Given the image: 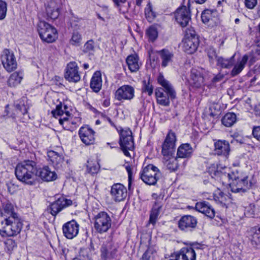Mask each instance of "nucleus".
<instances>
[{
  "mask_svg": "<svg viewBox=\"0 0 260 260\" xmlns=\"http://www.w3.org/2000/svg\"><path fill=\"white\" fill-rule=\"evenodd\" d=\"M210 175L213 178L223 183L227 179L232 180L230 183L231 190L235 193H244L247 191L251 186V183L248 182V176L236 177L234 173L230 174L226 172L219 170L210 171Z\"/></svg>",
  "mask_w": 260,
  "mask_h": 260,
  "instance_id": "1",
  "label": "nucleus"
},
{
  "mask_svg": "<svg viewBox=\"0 0 260 260\" xmlns=\"http://www.w3.org/2000/svg\"><path fill=\"white\" fill-rule=\"evenodd\" d=\"M38 169L36 162L25 160L16 167L15 174L17 179L28 185H34L36 183Z\"/></svg>",
  "mask_w": 260,
  "mask_h": 260,
  "instance_id": "2",
  "label": "nucleus"
},
{
  "mask_svg": "<svg viewBox=\"0 0 260 260\" xmlns=\"http://www.w3.org/2000/svg\"><path fill=\"white\" fill-rule=\"evenodd\" d=\"M23 224L20 217L11 219L0 218V234L3 237H14L19 234Z\"/></svg>",
  "mask_w": 260,
  "mask_h": 260,
  "instance_id": "3",
  "label": "nucleus"
},
{
  "mask_svg": "<svg viewBox=\"0 0 260 260\" xmlns=\"http://www.w3.org/2000/svg\"><path fill=\"white\" fill-rule=\"evenodd\" d=\"M37 29L39 36L43 42L51 43L57 38L56 29L45 21H40L38 24Z\"/></svg>",
  "mask_w": 260,
  "mask_h": 260,
  "instance_id": "4",
  "label": "nucleus"
},
{
  "mask_svg": "<svg viewBox=\"0 0 260 260\" xmlns=\"http://www.w3.org/2000/svg\"><path fill=\"white\" fill-rule=\"evenodd\" d=\"M140 178L146 184L155 185L161 176L159 169L152 164L144 167L140 173Z\"/></svg>",
  "mask_w": 260,
  "mask_h": 260,
  "instance_id": "5",
  "label": "nucleus"
},
{
  "mask_svg": "<svg viewBox=\"0 0 260 260\" xmlns=\"http://www.w3.org/2000/svg\"><path fill=\"white\" fill-rule=\"evenodd\" d=\"M120 135L119 145L124 155L130 156L129 150L134 149V139L129 128L121 129L119 131Z\"/></svg>",
  "mask_w": 260,
  "mask_h": 260,
  "instance_id": "6",
  "label": "nucleus"
},
{
  "mask_svg": "<svg viewBox=\"0 0 260 260\" xmlns=\"http://www.w3.org/2000/svg\"><path fill=\"white\" fill-rule=\"evenodd\" d=\"M94 228L95 231L102 234L107 232L111 226L112 220L110 215L106 212L101 211L93 218Z\"/></svg>",
  "mask_w": 260,
  "mask_h": 260,
  "instance_id": "7",
  "label": "nucleus"
},
{
  "mask_svg": "<svg viewBox=\"0 0 260 260\" xmlns=\"http://www.w3.org/2000/svg\"><path fill=\"white\" fill-rule=\"evenodd\" d=\"M208 71L203 68L192 69L190 75V84L194 88L202 89L205 85Z\"/></svg>",
  "mask_w": 260,
  "mask_h": 260,
  "instance_id": "8",
  "label": "nucleus"
},
{
  "mask_svg": "<svg viewBox=\"0 0 260 260\" xmlns=\"http://www.w3.org/2000/svg\"><path fill=\"white\" fill-rule=\"evenodd\" d=\"M176 141L175 133L170 131L162 145L161 153L164 157H171L174 155Z\"/></svg>",
  "mask_w": 260,
  "mask_h": 260,
  "instance_id": "9",
  "label": "nucleus"
},
{
  "mask_svg": "<svg viewBox=\"0 0 260 260\" xmlns=\"http://www.w3.org/2000/svg\"><path fill=\"white\" fill-rule=\"evenodd\" d=\"M72 204V200L67 199L63 197H61L52 203L47 208V210L52 216L55 217L63 209Z\"/></svg>",
  "mask_w": 260,
  "mask_h": 260,
  "instance_id": "10",
  "label": "nucleus"
},
{
  "mask_svg": "<svg viewBox=\"0 0 260 260\" xmlns=\"http://www.w3.org/2000/svg\"><path fill=\"white\" fill-rule=\"evenodd\" d=\"M135 89L131 85H124L119 87L115 93V98L119 101H130L134 97Z\"/></svg>",
  "mask_w": 260,
  "mask_h": 260,
  "instance_id": "11",
  "label": "nucleus"
},
{
  "mask_svg": "<svg viewBox=\"0 0 260 260\" xmlns=\"http://www.w3.org/2000/svg\"><path fill=\"white\" fill-rule=\"evenodd\" d=\"M177 22L182 27L186 26L191 19L190 12L185 6L178 8L175 13Z\"/></svg>",
  "mask_w": 260,
  "mask_h": 260,
  "instance_id": "12",
  "label": "nucleus"
},
{
  "mask_svg": "<svg viewBox=\"0 0 260 260\" xmlns=\"http://www.w3.org/2000/svg\"><path fill=\"white\" fill-rule=\"evenodd\" d=\"M63 235L68 239L76 237L79 233V225L75 220L69 221L62 225Z\"/></svg>",
  "mask_w": 260,
  "mask_h": 260,
  "instance_id": "13",
  "label": "nucleus"
},
{
  "mask_svg": "<svg viewBox=\"0 0 260 260\" xmlns=\"http://www.w3.org/2000/svg\"><path fill=\"white\" fill-rule=\"evenodd\" d=\"M100 251L102 260H111L115 257L117 249L112 242L106 241L103 243Z\"/></svg>",
  "mask_w": 260,
  "mask_h": 260,
  "instance_id": "14",
  "label": "nucleus"
},
{
  "mask_svg": "<svg viewBox=\"0 0 260 260\" xmlns=\"http://www.w3.org/2000/svg\"><path fill=\"white\" fill-rule=\"evenodd\" d=\"M64 78L69 82L76 83L80 81L81 77L77 64L75 62H70L68 64L66 69Z\"/></svg>",
  "mask_w": 260,
  "mask_h": 260,
  "instance_id": "15",
  "label": "nucleus"
},
{
  "mask_svg": "<svg viewBox=\"0 0 260 260\" xmlns=\"http://www.w3.org/2000/svg\"><path fill=\"white\" fill-rule=\"evenodd\" d=\"M68 107L66 105H63L62 103L56 105V108L52 110L51 114L53 117L56 118H59V122L60 125H63L64 122H68L69 117L70 116V113L67 110Z\"/></svg>",
  "mask_w": 260,
  "mask_h": 260,
  "instance_id": "16",
  "label": "nucleus"
},
{
  "mask_svg": "<svg viewBox=\"0 0 260 260\" xmlns=\"http://www.w3.org/2000/svg\"><path fill=\"white\" fill-rule=\"evenodd\" d=\"M197 223L196 217L191 215H184L179 220L178 227L185 232L191 231L196 228Z\"/></svg>",
  "mask_w": 260,
  "mask_h": 260,
  "instance_id": "17",
  "label": "nucleus"
},
{
  "mask_svg": "<svg viewBox=\"0 0 260 260\" xmlns=\"http://www.w3.org/2000/svg\"><path fill=\"white\" fill-rule=\"evenodd\" d=\"M2 61L4 67L9 72H11L17 68V62L14 54L9 50H5L2 56Z\"/></svg>",
  "mask_w": 260,
  "mask_h": 260,
  "instance_id": "18",
  "label": "nucleus"
},
{
  "mask_svg": "<svg viewBox=\"0 0 260 260\" xmlns=\"http://www.w3.org/2000/svg\"><path fill=\"white\" fill-rule=\"evenodd\" d=\"M111 194L115 202H120L126 197L127 189L122 184L116 183L111 187Z\"/></svg>",
  "mask_w": 260,
  "mask_h": 260,
  "instance_id": "19",
  "label": "nucleus"
},
{
  "mask_svg": "<svg viewBox=\"0 0 260 260\" xmlns=\"http://www.w3.org/2000/svg\"><path fill=\"white\" fill-rule=\"evenodd\" d=\"M79 135L82 142L86 145L94 143V132L87 126H82L79 131Z\"/></svg>",
  "mask_w": 260,
  "mask_h": 260,
  "instance_id": "20",
  "label": "nucleus"
},
{
  "mask_svg": "<svg viewBox=\"0 0 260 260\" xmlns=\"http://www.w3.org/2000/svg\"><path fill=\"white\" fill-rule=\"evenodd\" d=\"M195 209L197 211L206 215L209 218L212 219L215 217V211L212 206L206 201L197 202Z\"/></svg>",
  "mask_w": 260,
  "mask_h": 260,
  "instance_id": "21",
  "label": "nucleus"
},
{
  "mask_svg": "<svg viewBox=\"0 0 260 260\" xmlns=\"http://www.w3.org/2000/svg\"><path fill=\"white\" fill-rule=\"evenodd\" d=\"M198 46L199 40L195 37L187 38L183 41V50L188 54L193 53L197 50Z\"/></svg>",
  "mask_w": 260,
  "mask_h": 260,
  "instance_id": "22",
  "label": "nucleus"
},
{
  "mask_svg": "<svg viewBox=\"0 0 260 260\" xmlns=\"http://www.w3.org/2000/svg\"><path fill=\"white\" fill-rule=\"evenodd\" d=\"M214 151L217 155L226 157L230 153V147L229 143L225 140H217L214 142Z\"/></svg>",
  "mask_w": 260,
  "mask_h": 260,
  "instance_id": "23",
  "label": "nucleus"
},
{
  "mask_svg": "<svg viewBox=\"0 0 260 260\" xmlns=\"http://www.w3.org/2000/svg\"><path fill=\"white\" fill-rule=\"evenodd\" d=\"M158 82L162 87L158 89H161L166 94H168L171 100L176 98V92L173 86L169 81L167 80L162 75H159L158 77Z\"/></svg>",
  "mask_w": 260,
  "mask_h": 260,
  "instance_id": "24",
  "label": "nucleus"
},
{
  "mask_svg": "<svg viewBox=\"0 0 260 260\" xmlns=\"http://www.w3.org/2000/svg\"><path fill=\"white\" fill-rule=\"evenodd\" d=\"M175 257L177 260H196V252L191 248L183 247L176 252Z\"/></svg>",
  "mask_w": 260,
  "mask_h": 260,
  "instance_id": "25",
  "label": "nucleus"
},
{
  "mask_svg": "<svg viewBox=\"0 0 260 260\" xmlns=\"http://www.w3.org/2000/svg\"><path fill=\"white\" fill-rule=\"evenodd\" d=\"M19 217L17 213L15 212V208L12 204L8 202L3 204L0 218L11 219V218Z\"/></svg>",
  "mask_w": 260,
  "mask_h": 260,
  "instance_id": "26",
  "label": "nucleus"
},
{
  "mask_svg": "<svg viewBox=\"0 0 260 260\" xmlns=\"http://www.w3.org/2000/svg\"><path fill=\"white\" fill-rule=\"evenodd\" d=\"M102 80L101 73L100 71L95 72L91 79L90 87L93 91L98 93L102 88Z\"/></svg>",
  "mask_w": 260,
  "mask_h": 260,
  "instance_id": "27",
  "label": "nucleus"
},
{
  "mask_svg": "<svg viewBox=\"0 0 260 260\" xmlns=\"http://www.w3.org/2000/svg\"><path fill=\"white\" fill-rule=\"evenodd\" d=\"M39 176L44 181H52L57 178V174L54 171H52L48 167L41 169L39 171Z\"/></svg>",
  "mask_w": 260,
  "mask_h": 260,
  "instance_id": "28",
  "label": "nucleus"
},
{
  "mask_svg": "<svg viewBox=\"0 0 260 260\" xmlns=\"http://www.w3.org/2000/svg\"><path fill=\"white\" fill-rule=\"evenodd\" d=\"M248 59V56L247 55H244L242 57L239 58L238 59L231 73L232 77L238 75L242 72L244 68Z\"/></svg>",
  "mask_w": 260,
  "mask_h": 260,
  "instance_id": "29",
  "label": "nucleus"
},
{
  "mask_svg": "<svg viewBox=\"0 0 260 260\" xmlns=\"http://www.w3.org/2000/svg\"><path fill=\"white\" fill-rule=\"evenodd\" d=\"M213 199L217 204L222 207H225L226 208H227V202L230 200L229 196L219 189L217 190L214 193Z\"/></svg>",
  "mask_w": 260,
  "mask_h": 260,
  "instance_id": "30",
  "label": "nucleus"
},
{
  "mask_svg": "<svg viewBox=\"0 0 260 260\" xmlns=\"http://www.w3.org/2000/svg\"><path fill=\"white\" fill-rule=\"evenodd\" d=\"M193 149L188 143L183 144L178 148L177 155L178 158H188L191 156Z\"/></svg>",
  "mask_w": 260,
  "mask_h": 260,
  "instance_id": "31",
  "label": "nucleus"
},
{
  "mask_svg": "<svg viewBox=\"0 0 260 260\" xmlns=\"http://www.w3.org/2000/svg\"><path fill=\"white\" fill-rule=\"evenodd\" d=\"M155 94L158 104L163 106H169L170 105L171 98L169 97L168 94L164 92L162 89H156Z\"/></svg>",
  "mask_w": 260,
  "mask_h": 260,
  "instance_id": "32",
  "label": "nucleus"
},
{
  "mask_svg": "<svg viewBox=\"0 0 260 260\" xmlns=\"http://www.w3.org/2000/svg\"><path fill=\"white\" fill-rule=\"evenodd\" d=\"M47 156L55 167L59 168L63 162V155L54 151H49L47 153Z\"/></svg>",
  "mask_w": 260,
  "mask_h": 260,
  "instance_id": "33",
  "label": "nucleus"
},
{
  "mask_svg": "<svg viewBox=\"0 0 260 260\" xmlns=\"http://www.w3.org/2000/svg\"><path fill=\"white\" fill-rule=\"evenodd\" d=\"M138 56L135 54L128 55L126 59L129 70L131 72H136L140 68Z\"/></svg>",
  "mask_w": 260,
  "mask_h": 260,
  "instance_id": "34",
  "label": "nucleus"
},
{
  "mask_svg": "<svg viewBox=\"0 0 260 260\" xmlns=\"http://www.w3.org/2000/svg\"><path fill=\"white\" fill-rule=\"evenodd\" d=\"M47 17L51 19H55L58 18L60 9L58 5L54 2H51L46 8Z\"/></svg>",
  "mask_w": 260,
  "mask_h": 260,
  "instance_id": "35",
  "label": "nucleus"
},
{
  "mask_svg": "<svg viewBox=\"0 0 260 260\" xmlns=\"http://www.w3.org/2000/svg\"><path fill=\"white\" fill-rule=\"evenodd\" d=\"M161 60V66L164 68L168 66L173 60V53L167 49H162L158 52Z\"/></svg>",
  "mask_w": 260,
  "mask_h": 260,
  "instance_id": "36",
  "label": "nucleus"
},
{
  "mask_svg": "<svg viewBox=\"0 0 260 260\" xmlns=\"http://www.w3.org/2000/svg\"><path fill=\"white\" fill-rule=\"evenodd\" d=\"M14 110V113L10 115V117L13 119H15L17 116L25 115L27 113V108L21 101L15 103Z\"/></svg>",
  "mask_w": 260,
  "mask_h": 260,
  "instance_id": "37",
  "label": "nucleus"
},
{
  "mask_svg": "<svg viewBox=\"0 0 260 260\" xmlns=\"http://www.w3.org/2000/svg\"><path fill=\"white\" fill-rule=\"evenodd\" d=\"M235 54L229 58H225L222 57H218L217 58V66L225 69H229L231 68L234 62Z\"/></svg>",
  "mask_w": 260,
  "mask_h": 260,
  "instance_id": "38",
  "label": "nucleus"
},
{
  "mask_svg": "<svg viewBox=\"0 0 260 260\" xmlns=\"http://www.w3.org/2000/svg\"><path fill=\"white\" fill-rule=\"evenodd\" d=\"M23 79V73L21 72H15L11 75L8 84L10 87H15L19 84Z\"/></svg>",
  "mask_w": 260,
  "mask_h": 260,
  "instance_id": "39",
  "label": "nucleus"
},
{
  "mask_svg": "<svg viewBox=\"0 0 260 260\" xmlns=\"http://www.w3.org/2000/svg\"><path fill=\"white\" fill-rule=\"evenodd\" d=\"M161 208V205L157 202H155L153 208L151 211L149 222L154 225L157 219V217L160 213V209Z\"/></svg>",
  "mask_w": 260,
  "mask_h": 260,
  "instance_id": "40",
  "label": "nucleus"
},
{
  "mask_svg": "<svg viewBox=\"0 0 260 260\" xmlns=\"http://www.w3.org/2000/svg\"><path fill=\"white\" fill-rule=\"evenodd\" d=\"M165 164L170 171H175L178 167V157H175L174 155L171 157H165Z\"/></svg>",
  "mask_w": 260,
  "mask_h": 260,
  "instance_id": "41",
  "label": "nucleus"
},
{
  "mask_svg": "<svg viewBox=\"0 0 260 260\" xmlns=\"http://www.w3.org/2000/svg\"><path fill=\"white\" fill-rule=\"evenodd\" d=\"M237 121V116L234 113H226L222 119V123L226 127L232 126Z\"/></svg>",
  "mask_w": 260,
  "mask_h": 260,
  "instance_id": "42",
  "label": "nucleus"
},
{
  "mask_svg": "<svg viewBox=\"0 0 260 260\" xmlns=\"http://www.w3.org/2000/svg\"><path fill=\"white\" fill-rule=\"evenodd\" d=\"M145 15L147 20L151 22L156 17V13L153 10V8L151 4L149 2L145 9Z\"/></svg>",
  "mask_w": 260,
  "mask_h": 260,
  "instance_id": "43",
  "label": "nucleus"
},
{
  "mask_svg": "<svg viewBox=\"0 0 260 260\" xmlns=\"http://www.w3.org/2000/svg\"><path fill=\"white\" fill-rule=\"evenodd\" d=\"M216 14L215 12L210 10H206L204 11L201 15V18L202 22L204 23H208L210 21H213L214 18V14Z\"/></svg>",
  "mask_w": 260,
  "mask_h": 260,
  "instance_id": "44",
  "label": "nucleus"
},
{
  "mask_svg": "<svg viewBox=\"0 0 260 260\" xmlns=\"http://www.w3.org/2000/svg\"><path fill=\"white\" fill-rule=\"evenodd\" d=\"M146 36L149 40L151 42L154 41L158 37V31L156 28L153 26H150L146 32Z\"/></svg>",
  "mask_w": 260,
  "mask_h": 260,
  "instance_id": "45",
  "label": "nucleus"
},
{
  "mask_svg": "<svg viewBox=\"0 0 260 260\" xmlns=\"http://www.w3.org/2000/svg\"><path fill=\"white\" fill-rule=\"evenodd\" d=\"M251 242L256 248L260 247V228L256 230L251 235Z\"/></svg>",
  "mask_w": 260,
  "mask_h": 260,
  "instance_id": "46",
  "label": "nucleus"
},
{
  "mask_svg": "<svg viewBox=\"0 0 260 260\" xmlns=\"http://www.w3.org/2000/svg\"><path fill=\"white\" fill-rule=\"evenodd\" d=\"M81 35L78 31H74L70 40V43L72 45L78 46L81 45Z\"/></svg>",
  "mask_w": 260,
  "mask_h": 260,
  "instance_id": "47",
  "label": "nucleus"
},
{
  "mask_svg": "<svg viewBox=\"0 0 260 260\" xmlns=\"http://www.w3.org/2000/svg\"><path fill=\"white\" fill-rule=\"evenodd\" d=\"M153 86L150 83V78L148 80H144L143 81L142 91L143 92L147 93L149 96L153 93Z\"/></svg>",
  "mask_w": 260,
  "mask_h": 260,
  "instance_id": "48",
  "label": "nucleus"
},
{
  "mask_svg": "<svg viewBox=\"0 0 260 260\" xmlns=\"http://www.w3.org/2000/svg\"><path fill=\"white\" fill-rule=\"evenodd\" d=\"M83 51L89 54H92L94 51V44L92 40L88 41L84 45Z\"/></svg>",
  "mask_w": 260,
  "mask_h": 260,
  "instance_id": "49",
  "label": "nucleus"
},
{
  "mask_svg": "<svg viewBox=\"0 0 260 260\" xmlns=\"http://www.w3.org/2000/svg\"><path fill=\"white\" fill-rule=\"evenodd\" d=\"M7 11V3L4 1L0 0V20H3L6 17Z\"/></svg>",
  "mask_w": 260,
  "mask_h": 260,
  "instance_id": "50",
  "label": "nucleus"
},
{
  "mask_svg": "<svg viewBox=\"0 0 260 260\" xmlns=\"http://www.w3.org/2000/svg\"><path fill=\"white\" fill-rule=\"evenodd\" d=\"M206 51L208 54V56L211 61H213L214 58H217L218 57L217 56V53L215 49L212 46H209L206 49Z\"/></svg>",
  "mask_w": 260,
  "mask_h": 260,
  "instance_id": "51",
  "label": "nucleus"
},
{
  "mask_svg": "<svg viewBox=\"0 0 260 260\" xmlns=\"http://www.w3.org/2000/svg\"><path fill=\"white\" fill-rule=\"evenodd\" d=\"M257 4V0H245L246 7L248 9H253Z\"/></svg>",
  "mask_w": 260,
  "mask_h": 260,
  "instance_id": "52",
  "label": "nucleus"
},
{
  "mask_svg": "<svg viewBox=\"0 0 260 260\" xmlns=\"http://www.w3.org/2000/svg\"><path fill=\"white\" fill-rule=\"evenodd\" d=\"M125 169L128 173V189H130L132 178V168L130 166L128 165L125 167Z\"/></svg>",
  "mask_w": 260,
  "mask_h": 260,
  "instance_id": "53",
  "label": "nucleus"
},
{
  "mask_svg": "<svg viewBox=\"0 0 260 260\" xmlns=\"http://www.w3.org/2000/svg\"><path fill=\"white\" fill-rule=\"evenodd\" d=\"M252 135L254 138L260 141V126L253 127Z\"/></svg>",
  "mask_w": 260,
  "mask_h": 260,
  "instance_id": "54",
  "label": "nucleus"
},
{
  "mask_svg": "<svg viewBox=\"0 0 260 260\" xmlns=\"http://www.w3.org/2000/svg\"><path fill=\"white\" fill-rule=\"evenodd\" d=\"M204 245L198 243H192L190 244V246L186 247L187 248H191L193 250L194 252H196V250H200L203 249Z\"/></svg>",
  "mask_w": 260,
  "mask_h": 260,
  "instance_id": "55",
  "label": "nucleus"
},
{
  "mask_svg": "<svg viewBox=\"0 0 260 260\" xmlns=\"http://www.w3.org/2000/svg\"><path fill=\"white\" fill-rule=\"evenodd\" d=\"M6 185L7 186L8 190L11 194H13L16 192L17 190V187L13 183L10 182L7 183Z\"/></svg>",
  "mask_w": 260,
  "mask_h": 260,
  "instance_id": "56",
  "label": "nucleus"
},
{
  "mask_svg": "<svg viewBox=\"0 0 260 260\" xmlns=\"http://www.w3.org/2000/svg\"><path fill=\"white\" fill-rule=\"evenodd\" d=\"M99 170V167L96 165L93 166H91V167H90L89 166H87V172L92 175L97 173Z\"/></svg>",
  "mask_w": 260,
  "mask_h": 260,
  "instance_id": "57",
  "label": "nucleus"
},
{
  "mask_svg": "<svg viewBox=\"0 0 260 260\" xmlns=\"http://www.w3.org/2000/svg\"><path fill=\"white\" fill-rule=\"evenodd\" d=\"M5 244L8 247L9 250L12 249L16 245L15 242L12 240H8L5 242Z\"/></svg>",
  "mask_w": 260,
  "mask_h": 260,
  "instance_id": "58",
  "label": "nucleus"
},
{
  "mask_svg": "<svg viewBox=\"0 0 260 260\" xmlns=\"http://www.w3.org/2000/svg\"><path fill=\"white\" fill-rule=\"evenodd\" d=\"M223 77L224 76L223 75L218 74L212 79V81L214 83L219 82L223 78Z\"/></svg>",
  "mask_w": 260,
  "mask_h": 260,
  "instance_id": "59",
  "label": "nucleus"
},
{
  "mask_svg": "<svg viewBox=\"0 0 260 260\" xmlns=\"http://www.w3.org/2000/svg\"><path fill=\"white\" fill-rule=\"evenodd\" d=\"M141 260H151L150 252L148 250L145 251V252L143 254Z\"/></svg>",
  "mask_w": 260,
  "mask_h": 260,
  "instance_id": "60",
  "label": "nucleus"
},
{
  "mask_svg": "<svg viewBox=\"0 0 260 260\" xmlns=\"http://www.w3.org/2000/svg\"><path fill=\"white\" fill-rule=\"evenodd\" d=\"M117 7H119L120 4H124L126 0H112Z\"/></svg>",
  "mask_w": 260,
  "mask_h": 260,
  "instance_id": "61",
  "label": "nucleus"
},
{
  "mask_svg": "<svg viewBox=\"0 0 260 260\" xmlns=\"http://www.w3.org/2000/svg\"><path fill=\"white\" fill-rule=\"evenodd\" d=\"M255 111L256 115L260 116V103L256 105L255 107Z\"/></svg>",
  "mask_w": 260,
  "mask_h": 260,
  "instance_id": "62",
  "label": "nucleus"
},
{
  "mask_svg": "<svg viewBox=\"0 0 260 260\" xmlns=\"http://www.w3.org/2000/svg\"><path fill=\"white\" fill-rule=\"evenodd\" d=\"M101 117L105 121H106V119L108 118V116L104 113H100V114Z\"/></svg>",
  "mask_w": 260,
  "mask_h": 260,
  "instance_id": "63",
  "label": "nucleus"
},
{
  "mask_svg": "<svg viewBox=\"0 0 260 260\" xmlns=\"http://www.w3.org/2000/svg\"><path fill=\"white\" fill-rule=\"evenodd\" d=\"M197 4H204L207 0H193Z\"/></svg>",
  "mask_w": 260,
  "mask_h": 260,
  "instance_id": "64",
  "label": "nucleus"
}]
</instances>
